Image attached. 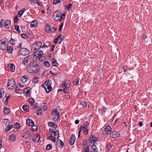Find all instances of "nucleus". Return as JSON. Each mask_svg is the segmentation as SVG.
Masks as SVG:
<instances>
[{"label": "nucleus", "instance_id": "38", "mask_svg": "<svg viewBox=\"0 0 152 152\" xmlns=\"http://www.w3.org/2000/svg\"><path fill=\"white\" fill-rule=\"evenodd\" d=\"M52 61L53 62V65L55 66H57L58 65V64L56 60L54 58H52Z\"/></svg>", "mask_w": 152, "mask_h": 152}, {"label": "nucleus", "instance_id": "10", "mask_svg": "<svg viewBox=\"0 0 152 152\" xmlns=\"http://www.w3.org/2000/svg\"><path fill=\"white\" fill-rule=\"evenodd\" d=\"M75 134H72L71 138L69 140V143L71 145H72L75 143Z\"/></svg>", "mask_w": 152, "mask_h": 152}, {"label": "nucleus", "instance_id": "57", "mask_svg": "<svg viewBox=\"0 0 152 152\" xmlns=\"http://www.w3.org/2000/svg\"><path fill=\"white\" fill-rule=\"evenodd\" d=\"M64 25V23L62 22L61 23V25L60 26L59 28V31H61L62 28L63 26Z\"/></svg>", "mask_w": 152, "mask_h": 152}, {"label": "nucleus", "instance_id": "51", "mask_svg": "<svg viewBox=\"0 0 152 152\" xmlns=\"http://www.w3.org/2000/svg\"><path fill=\"white\" fill-rule=\"evenodd\" d=\"M32 126V129L33 131H36L37 129V127L36 125H33Z\"/></svg>", "mask_w": 152, "mask_h": 152}, {"label": "nucleus", "instance_id": "16", "mask_svg": "<svg viewBox=\"0 0 152 152\" xmlns=\"http://www.w3.org/2000/svg\"><path fill=\"white\" fill-rule=\"evenodd\" d=\"M36 45L35 48L38 50L42 47V43L39 41H38L35 42Z\"/></svg>", "mask_w": 152, "mask_h": 152}, {"label": "nucleus", "instance_id": "49", "mask_svg": "<svg viewBox=\"0 0 152 152\" xmlns=\"http://www.w3.org/2000/svg\"><path fill=\"white\" fill-rule=\"evenodd\" d=\"M4 88H2L0 90V98H2V93H3V94H4Z\"/></svg>", "mask_w": 152, "mask_h": 152}, {"label": "nucleus", "instance_id": "4", "mask_svg": "<svg viewBox=\"0 0 152 152\" xmlns=\"http://www.w3.org/2000/svg\"><path fill=\"white\" fill-rule=\"evenodd\" d=\"M15 86V83L14 80L12 78L10 79L8 81V83L7 86L8 89H13Z\"/></svg>", "mask_w": 152, "mask_h": 152}, {"label": "nucleus", "instance_id": "6", "mask_svg": "<svg viewBox=\"0 0 152 152\" xmlns=\"http://www.w3.org/2000/svg\"><path fill=\"white\" fill-rule=\"evenodd\" d=\"M19 53L20 55L25 56L29 53V51L26 48H23L20 49Z\"/></svg>", "mask_w": 152, "mask_h": 152}, {"label": "nucleus", "instance_id": "29", "mask_svg": "<svg viewBox=\"0 0 152 152\" xmlns=\"http://www.w3.org/2000/svg\"><path fill=\"white\" fill-rule=\"evenodd\" d=\"M30 133L28 131H26L23 135V137L27 138L28 137H29L30 136Z\"/></svg>", "mask_w": 152, "mask_h": 152}, {"label": "nucleus", "instance_id": "33", "mask_svg": "<svg viewBox=\"0 0 152 152\" xmlns=\"http://www.w3.org/2000/svg\"><path fill=\"white\" fill-rule=\"evenodd\" d=\"M3 111L4 113L6 114H8L10 112V110L6 107L4 108Z\"/></svg>", "mask_w": 152, "mask_h": 152}, {"label": "nucleus", "instance_id": "60", "mask_svg": "<svg viewBox=\"0 0 152 152\" xmlns=\"http://www.w3.org/2000/svg\"><path fill=\"white\" fill-rule=\"evenodd\" d=\"M15 126H16V128L17 129H18L20 128V124L17 123H16Z\"/></svg>", "mask_w": 152, "mask_h": 152}, {"label": "nucleus", "instance_id": "14", "mask_svg": "<svg viewBox=\"0 0 152 152\" xmlns=\"http://www.w3.org/2000/svg\"><path fill=\"white\" fill-rule=\"evenodd\" d=\"M8 68L9 70H11L12 72H14L15 70V66L12 64H8Z\"/></svg>", "mask_w": 152, "mask_h": 152}, {"label": "nucleus", "instance_id": "43", "mask_svg": "<svg viewBox=\"0 0 152 152\" xmlns=\"http://www.w3.org/2000/svg\"><path fill=\"white\" fill-rule=\"evenodd\" d=\"M80 104L83 107H86L87 105V103L85 101H81Z\"/></svg>", "mask_w": 152, "mask_h": 152}, {"label": "nucleus", "instance_id": "18", "mask_svg": "<svg viewBox=\"0 0 152 152\" xmlns=\"http://www.w3.org/2000/svg\"><path fill=\"white\" fill-rule=\"evenodd\" d=\"M48 124L49 126H50L51 128H56L57 127V126L55 124V123L53 122H49L48 123Z\"/></svg>", "mask_w": 152, "mask_h": 152}, {"label": "nucleus", "instance_id": "50", "mask_svg": "<svg viewBox=\"0 0 152 152\" xmlns=\"http://www.w3.org/2000/svg\"><path fill=\"white\" fill-rule=\"evenodd\" d=\"M59 41L60 39H59V37H58V36L57 38L56 39L54 40V43H58V42H59Z\"/></svg>", "mask_w": 152, "mask_h": 152}, {"label": "nucleus", "instance_id": "40", "mask_svg": "<svg viewBox=\"0 0 152 152\" xmlns=\"http://www.w3.org/2000/svg\"><path fill=\"white\" fill-rule=\"evenodd\" d=\"M23 110L26 112L28 111L29 110V107L28 106L26 105H24L22 107Z\"/></svg>", "mask_w": 152, "mask_h": 152}, {"label": "nucleus", "instance_id": "37", "mask_svg": "<svg viewBox=\"0 0 152 152\" xmlns=\"http://www.w3.org/2000/svg\"><path fill=\"white\" fill-rule=\"evenodd\" d=\"M36 113L38 116H40L42 114V110L41 108L37 109L36 111Z\"/></svg>", "mask_w": 152, "mask_h": 152}, {"label": "nucleus", "instance_id": "59", "mask_svg": "<svg viewBox=\"0 0 152 152\" xmlns=\"http://www.w3.org/2000/svg\"><path fill=\"white\" fill-rule=\"evenodd\" d=\"M50 133V134L53 135V132L55 131L52 129L50 128L49 129Z\"/></svg>", "mask_w": 152, "mask_h": 152}, {"label": "nucleus", "instance_id": "53", "mask_svg": "<svg viewBox=\"0 0 152 152\" xmlns=\"http://www.w3.org/2000/svg\"><path fill=\"white\" fill-rule=\"evenodd\" d=\"M68 86H66V88H64L63 90V91L64 93H65L66 92V90L68 89L69 88V85L68 84Z\"/></svg>", "mask_w": 152, "mask_h": 152}, {"label": "nucleus", "instance_id": "28", "mask_svg": "<svg viewBox=\"0 0 152 152\" xmlns=\"http://www.w3.org/2000/svg\"><path fill=\"white\" fill-rule=\"evenodd\" d=\"M9 138L10 141L11 142H13L15 140L16 137L15 135L12 134L10 136Z\"/></svg>", "mask_w": 152, "mask_h": 152}, {"label": "nucleus", "instance_id": "13", "mask_svg": "<svg viewBox=\"0 0 152 152\" xmlns=\"http://www.w3.org/2000/svg\"><path fill=\"white\" fill-rule=\"evenodd\" d=\"M31 58V56H29L26 57L23 60L22 64L25 65L27 64L28 62V60Z\"/></svg>", "mask_w": 152, "mask_h": 152}, {"label": "nucleus", "instance_id": "42", "mask_svg": "<svg viewBox=\"0 0 152 152\" xmlns=\"http://www.w3.org/2000/svg\"><path fill=\"white\" fill-rule=\"evenodd\" d=\"M51 135L48 138L50 140L52 141L53 142H56V137H53V136Z\"/></svg>", "mask_w": 152, "mask_h": 152}, {"label": "nucleus", "instance_id": "26", "mask_svg": "<svg viewBox=\"0 0 152 152\" xmlns=\"http://www.w3.org/2000/svg\"><path fill=\"white\" fill-rule=\"evenodd\" d=\"M24 94L26 96H29L30 94L29 90L27 88H25L24 91Z\"/></svg>", "mask_w": 152, "mask_h": 152}, {"label": "nucleus", "instance_id": "56", "mask_svg": "<svg viewBox=\"0 0 152 152\" xmlns=\"http://www.w3.org/2000/svg\"><path fill=\"white\" fill-rule=\"evenodd\" d=\"M4 21V20L2 19L0 21V28H2L3 26V23H4L3 21Z\"/></svg>", "mask_w": 152, "mask_h": 152}, {"label": "nucleus", "instance_id": "3", "mask_svg": "<svg viewBox=\"0 0 152 152\" xmlns=\"http://www.w3.org/2000/svg\"><path fill=\"white\" fill-rule=\"evenodd\" d=\"M51 115L54 121H57L60 118L59 114L56 109H54L52 110Z\"/></svg>", "mask_w": 152, "mask_h": 152}, {"label": "nucleus", "instance_id": "55", "mask_svg": "<svg viewBox=\"0 0 152 152\" xmlns=\"http://www.w3.org/2000/svg\"><path fill=\"white\" fill-rule=\"evenodd\" d=\"M20 88H19V87L18 85L17 86L15 90V93H17L18 92V91L20 90Z\"/></svg>", "mask_w": 152, "mask_h": 152}, {"label": "nucleus", "instance_id": "46", "mask_svg": "<svg viewBox=\"0 0 152 152\" xmlns=\"http://www.w3.org/2000/svg\"><path fill=\"white\" fill-rule=\"evenodd\" d=\"M52 148L51 145L49 144L48 145L46 146V149L47 150H50Z\"/></svg>", "mask_w": 152, "mask_h": 152}, {"label": "nucleus", "instance_id": "30", "mask_svg": "<svg viewBox=\"0 0 152 152\" xmlns=\"http://www.w3.org/2000/svg\"><path fill=\"white\" fill-rule=\"evenodd\" d=\"M70 82L69 80H67L65 81H64V83L62 85L63 87H64V88H66V87L67 86H68V84L69 85V86H70Z\"/></svg>", "mask_w": 152, "mask_h": 152}, {"label": "nucleus", "instance_id": "35", "mask_svg": "<svg viewBox=\"0 0 152 152\" xmlns=\"http://www.w3.org/2000/svg\"><path fill=\"white\" fill-rule=\"evenodd\" d=\"M3 123L4 125L6 126L9 125V124L10 123V121L8 119H4L3 120Z\"/></svg>", "mask_w": 152, "mask_h": 152}, {"label": "nucleus", "instance_id": "24", "mask_svg": "<svg viewBox=\"0 0 152 152\" xmlns=\"http://www.w3.org/2000/svg\"><path fill=\"white\" fill-rule=\"evenodd\" d=\"M38 22L37 20H34L33 22H32L31 25L30 27H36L37 24Z\"/></svg>", "mask_w": 152, "mask_h": 152}, {"label": "nucleus", "instance_id": "19", "mask_svg": "<svg viewBox=\"0 0 152 152\" xmlns=\"http://www.w3.org/2000/svg\"><path fill=\"white\" fill-rule=\"evenodd\" d=\"M20 80L23 83H25L28 80V77L27 75H24L21 77Z\"/></svg>", "mask_w": 152, "mask_h": 152}, {"label": "nucleus", "instance_id": "17", "mask_svg": "<svg viewBox=\"0 0 152 152\" xmlns=\"http://www.w3.org/2000/svg\"><path fill=\"white\" fill-rule=\"evenodd\" d=\"M43 88H45L47 93H49L51 91L52 89V87L50 85H49L48 86L46 85V86L44 87Z\"/></svg>", "mask_w": 152, "mask_h": 152}, {"label": "nucleus", "instance_id": "61", "mask_svg": "<svg viewBox=\"0 0 152 152\" xmlns=\"http://www.w3.org/2000/svg\"><path fill=\"white\" fill-rule=\"evenodd\" d=\"M50 26L49 25H48L47 26H46V31L47 32H48V31L50 30Z\"/></svg>", "mask_w": 152, "mask_h": 152}, {"label": "nucleus", "instance_id": "36", "mask_svg": "<svg viewBox=\"0 0 152 152\" xmlns=\"http://www.w3.org/2000/svg\"><path fill=\"white\" fill-rule=\"evenodd\" d=\"M28 101L30 105L31 106H32L35 102V100L32 98L29 99Z\"/></svg>", "mask_w": 152, "mask_h": 152}, {"label": "nucleus", "instance_id": "31", "mask_svg": "<svg viewBox=\"0 0 152 152\" xmlns=\"http://www.w3.org/2000/svg\"><path fill=\"white\" fill-rule=\"evenodd\" d=\"M24 9L25 8L23 9L22 10L18 12V13L17 14V16L18 17H19L22 15L23 14V13L25 11V10H24Z\"/></svg>", "mask_w": 152, "mask_h": 152}, {"label": "nucleus", "instance_id": "62", "mask_svg": "<svg viewBox=\"0 0 152 152\" xmlns=\"http://www.w3.org/2000/svg\"><path fill=\"white\" fill-rule=\"evenodd\" d=\"M10 96L9 95H7L5 98H6V100H5V103H7V100L8 99L9 97Z\"/></svg>", "mask_w": 152, "mask_h": 152}, {"label": "nucleus", "instance_id": "2", "mask_svg": "<svg viewBox=\"0 0 152 152\" xmlns=\"http://www.w3.org/2000/svg\"><path fill=\"white\" fill-rule=\"evenodd\" d=\"M65 15V13L62 14L61 10H58L55 12L53 15V18L54 20L61 22L62 19L64 18Z\"/></svg>", "mask_w": 152, "mask_h": 152}, {"label": "nucleus", "instance_id": "32", "mask_svg": "<svg viewBox=\"0 0 152 152\" xmlns=\"http://www.w3.org/2000/svg\"><path fill=\"white\" fill-rule=\"evenodd\" d=\"M44 66L45 67H49L50 66V64L48 61H45L43 62Z\"/></svg>", "mask_w": 152, "mask_h": 152}, {"label": "nucleus", "instance_id": "21", "mask_svg": "<svg viewBox=\"0 0 152 152\" xmlns=\"http://www.w3.org/2000/svg\"><path fill=\"white\" fill-rule=\"evenodd\" d=\"M98 151V149L95 145V144H94L92 146L91 152H97Z\"/></svg>", "mask_w": 152, "mask_h": 152}, {"label": "nucleus", "instance_id": "54", "mask_svg": "<svg viewBox=\"0 0 152 152\" xmlns=\"http://www.w3.org/2000/svg\"><path fill=\"white\" fill-rule=\"evenodd\" d=\"M60 2V0H54L53 3L54 4H57L59 3Z\"/></svg>", "mask_w": 152, "mask_h": 152}, {"label": "nucleus", "instance_id": "41", "mask_svg": "<svg viewBox=\"0 0 152 152\" xmlns=\"http://www.w3.org/2000/svg\"><path fill=\"white\" fill-rule=\"evenodd\" d=\"M39 79V77L37 76H36L33 79V82L34 83H36L38 81Z\"/></svg>", "mask_w": 152, "mask_h": 152}, {"label": "nucleus", "instance_id": "48", "mask_svg": "<svg viewBox=\"0 0 152 152\" xmlns=\"http://www.w3.org/2000/svg\"><path fill=\"white\" fill-rule=\"evenodd\" d=\"M15 29L19 33H20V31L19 29V26L18 25H16L15 26Z\"/></svg>", "mask_w": 152, "mask_h": 152}, {"label": "nucleus", "instance_id": "64", "mask_svg": "<svg viewBox=\"0 0 152 152\" xmlns=\"http://www.w3.org/2000/svg\"><path fill=\"white\" fill-rule=\"evenodd\" d=\"M55 47V46L53 44L52 45L51 48V51H53L54 50Z\"/></svg>", "mask_w": 152, "mask_h": 152}, {"label": "nucleus", "instance_id": "52", "mask_svg": "<svg viewBox=\"0 0 152 152\" xmlns=\"http://www.w3.org/2000/svg\"><path fill=\"white\" fill-rule=\"evenodd\" d=\"M89 149L88 147H86L84 149V152H89Z\"/></svg>", "mask_w": 152, "mask_h": 152}, {"label": "nucleus", "instance_id": "58", "mask_svg": "<svg viewBox=\"0 0 152 152\" xmlns=\"http://www.w3.org/2000/svg\"><path fill=\"white\" fill-rule=\"evenodd\" d=\"M122 69H123L124 72H125L128 69V67L126 66H124L123 67Z\"/></svg>", "mask_w": 152, "mask_h": 152}, {"label": "nucleus", "instance_id": "34", "mask_svg": "<svg viewBox=\"0 0 152 152\" xmlns=\"http://www.w3.org/2000/svg\"><path fill=\"white\" fill-rule=\"evenodd\" d=\"M13 48L12 46H9L7 49V52L9 53H11L12 52Z\"/></svg>", "mask_w": 152, "mask_h": 152}, {"label": "nucleus", "instance_id": "47", "mask_svg": "<svg viewBox=\"0 0 152 152\" xmlns=\"http://www.w3.org/2000/svg\"><path fill=\"white\" fill-rule=\"evenodd\" d=\"M72 4H69L68 5L67 7H66L68 11H70L71 9L72 6Z\"/></svg>", "mask_w": 152, "mask_h": 152}, {"label": "nucleus", "instance_id": "25", "mask_svg": "<svg viewBox=\"0 0 152 152\" xmlns=\"http://www.w3.org/2000/svg\"><path fill=\"white\" fill-rule=\"evenodd\" d=\"M14 126L12 125H8L5 129V131L7 132L9 131L12 128H13Z\"/></svg>", "mask_w": 152, "mask_h": 152}, {"label": "nucleus", "instance_id": "8", "mask_svg": "<svg viewBox=\"0 0 152 152\" xmlns=\"http://www.w3.org/2000/svg\"><path fill=\"white\" fill-rule=\"evenodd\" d=\"M111 127L107 126L102 130V134L104 135L110 134L111 132Z\"/></svg>", "mask_w": 152, "mask_h": 152}, {"label": "nucleus", "instance_id": "45", "mask_svg": "<svg viewBox=\"0 0 152 152\" xmlns=\"http://www.w3.org/2000/svg\"><path fill=\"white\" fill-rule=\"evenodd\" d=\"M49 83V81H46L45 83L42 85V87H44L46 86V85L48 86L49 85L48 84Z\"/></svg>", "mask_w": 152, "mask_h": 152}, {"label": "nucleus", "instance_id": "5", "mask_svg": "<svg viewBox=\"0 0 152 152\" xmlns=\"http://www.w3.org/2000/svg\"><path fill=\"white\" fill-rule=\"evenodd\" d=\"M7 39L3 38L0 41V49L1 50H5L7 45L6 44Z\"/></svg>", "mask_w": 152, "mask_h": 152}, {"label": "nucleus", "instance_id": "23", "mask_svg": "<svg viewBox=\"0 0 152 152\" xmlns=\"http://www.w3.org/2000/svg\"><path fill=\"white\" fill-rule=\"evenodd\" d=\"M58 146L60 148H62L63 147L64 144L63 142L59 139L58 140Z\"/></svg>", "mask_w": 152, "mask_h": 152}, {"label": "nucleus", "instance_id": "27", "mask_svg": "<svg viewBox=\"0 0 152 152\" xmlns=\"http://www.w3.org/2000/svg\"><path fill=\"white\" fill-rule=\"evenodd\" d=\"M17 40L11 38L9 41L10 43L12 45H14L16 43Z\"/></svg>", "mask_w": 152, "mask_h": 152}, {"label": "nucleus", "instance_id": "9", "mask_svg": "<svg viewBox=\"0 0 152 152\" xmlns=\"http://www.w3.org/2000/svg\"><path fill=\"white\" fill-rule=\"evenodd\" d=\"M81 129L83 131V133L84 134L86 135L88 133V126L86 124H83L82 126H80Z\"/></svg>", "mask_w": 152, "mask_h": 152}, {"label": "nucleus", "instance_id": "22", "mask_svg": "<svg viewBox=\"0 0 152 152\" xmlns=\"http://www.w3.org/2000/svg\"><path fill=\"white\" fill-rule=\"evenodd\" d=\"M26 124L28 125L31 126L34 125V122L31 119H28L26 120Z\"/></svg>", "mask_w": 152, "mask_h": 152}, {"label": "nucleus", "instance_id": "1", "mask_svg": "<svg viewBox=\"0 0 152 152\" xmlns=\"http://www.w3.org/2000/svg\"><path fill=\"white\" fill-rule=\"evenodd\" d=\"M40 68V64L38 62L34 61L28 65L27 68V71L30 73H37L39 70Z\"/></svg>", "mask_w": 152, "mask_h": 152}, {"label": "nucleus", "instance_id": "7", "mask_svg": "<svg viewBox=\"0 0 152 152\" xmlns=\"http://www.w3.org/2000/svg\"><path fill=\"white\" fill-rule=\"evenodd\" d=\"M33 57L36 56L37 58L42 57L43 55V52L42 50L37 51L33 53Z\"/></svg>", "mask_w": 152, "mask_h": 152}, {"label": "nucleus", "instance_id": "12", "mask_svg": "<svg viewBox=\"0 0 152 152\" xmlns=\"http://www.w3.org/2000/svg\"><path fill=\"white\" fill-rule=\"evenodd\" d=\"M120 135V134L119 132H112L111 134V137L113 138H115L119 137Z\"/></svg>", "mask_w": 152, "mask_h": 152}, {"label": "nucleus", "instance_id": "15", "mask_svg": "<svg viewBox=\"0 0 152 152\" xmlns=\"http://www.w3.org/2000/svg\"><path fill=\"white\" fill-rule=\"evenodd\" d=\"M40 139V137L39 134H36L35 135L33 139V141L35 143H37Z\"/></svg>", "mask_w": 152, "mask_h": 152}, {"label": "nucleus", "instance_id": "63", "mask_svg": "<svg viewBox=\"0 0 152 152\" xmlns=\"http://www.w3.org/2000/svg\"><path fill=\"white\" fill-rule=\"evenodd\" d=\"M21 36L22 38L24 39H26L27 37V35L25 34H21Z\"/></svg>", "mask_w": 152, "mask_h": 152}, {"label": "nucleus", "instance_id": "11", "mask_svg": "<svg viewBox=\"0 0 152 152\" xmlns=\"http://www.w3.org/2000/svg\"><path fill=\"white\" fill-rule=\"evenodd\" d=\"M11 22L10 20H6L4 23V27L7 28H10V26H11Z\"/></svg>", "mask_w": 152, "mask_h": 152}, {"label": "nucleus", "instance_id": "39", "mask_svg": "<svg viewBox=\"0 0 152 152\" xmlns=\"http://www.w3.org/2000/svg\"><path fill=\"white\" fill-rule=\"evenodd\" d=\"M58 37H59V39H60V41L58 42L59 44L61 43L62 41H63V39L64 38V36L63 34H60V35L58 36Z\"/></svg>", "mask_w": 152, "mask_h": 152}, {"label": "nucleus", "instance_id": "20", "mask_svg": "<svg viewBox=\"0 0 152 152\" xmlns=\"http://www.w3.org/2000/svg\"><path fill=\"white\" fill-rule=\"evenodd\" d=\"M90 140L91 142H96L97 139L96 137H94L93 135H91L90 137Z\"/></svg>", "mask_w": 152, "mask_h": 152}, {"label": "nucleus", "instance_id": "44", "mask_svg": "<svg viewBox=\"0 0 152 152\" xmlns=\"http://www.w3.org/2000/svg\"><path fill=\"white\" fill-rule=\"evenodd\" d=\"M57 28H50V30L48 31V32L53 33L55 31H56Z\"/></svg>", "mask_w": 152, "mask_h": 152}]
</instances>
